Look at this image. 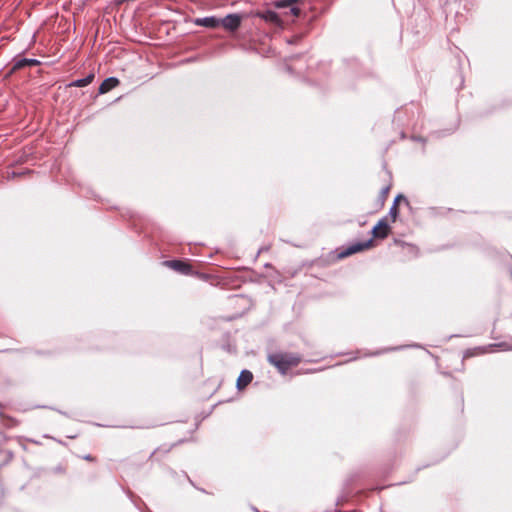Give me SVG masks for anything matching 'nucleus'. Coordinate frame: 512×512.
I'll use <instances>...</instances> for the list:
<instances>
[{
  "mask_svg": "<svg viewBox=\"0 0 512 512\" xmlns=\"http://www.w3.org/2000/svg\"><path fill=\"white\" fill-rule=\"evenodd\" d=\"M269 361L280 372L285 373L290 367L296 366L299 363V358L289 354H274L269 356Z\"/></svg>",
  "mask_w": 512,
  "mask_h": 512,
  "instance_id": "1",
  "label": "nucleus"
},
{
  "mask_svg": "<svg viewBox=\"0 0 512 512\" xmlns=\"http://www.w3.org/2000/svg\"><path fill=\"white\" fill-rule=\"evenodd\" d=\"M390 232V226L386 219H381L372 229L374 238L384 239Z\"/></svg>",
  "mask_w": 512,
  "mask_h": 512,
  "instance_id": "2",
  "label": "nucleus"
},
{
  "mask_svg": "<svg viewBox=\"0 0 512 512\" xmlns=\"http://www.w3.org/2000/svg\"><path fill=\"white\" fill-rule=\"evenodd\" d=\"M372 246H373V241L372 240H368V241L363 242V243L353 244L350 247H348L344 252H342L340 254V257L343 258V257L350 256V255H352L354 253H357V252L369 249Z\"/></svg>",
  "mask_w": 512,
  "mask_h": 512,
  "instance_id": "3",
  "label": "nucleus"
},
{
  "mask_svg": "<svg viewBox=\"0 0 512 512\" xmlns=\"http://www.w3.org/2000/svg\"><path fill=\"white\" fill-rule=\"evenodd\" d=\"M240 21H241V19L238 15L231 14V15H228L225 18L221 19L220 23L222 24V26L225 29L232 31V30H235L239 26Z\"/></svg>",
  "mask_w": 512,
  "mask_h": 512,
  "instance_id": "4",
  "label": "nucleus"
},
{
  "mask_svg": "<svg viewBox=\"0 0 512 512\" xmlns=\"http://www.w3.org/2000/svg\"><path fill=\"white\" fill-rule=\"evenodd\" d=\"M119 84V80L117 78L111 77L105 79L102 84L99 87V93L105 94L112 90L113 88L117 87Z\"/></svg>",
  "mask_w": 512,
  "mask_h": 512,
  "instance_id": "5",
  "label": "nucleus"
},
{
  "mask_svg": "<svg viewBox=\"0 0 512 512\" xmlns=\"http://www.w3.org/2000/svg\"><path fill=\"white\" fill-rule=\"evenodd\" d=\"M253 375L248 370H243L237 380V387L242 389L246 387L252 381Z\"/></svg>",
  "mask_w": 512,
  "mask_h": 512,
  "instance_id": "6",
  "label": "nucleus"
},
{
  "mask_svg": "<svg viewBox=\"0 0 512 512\" xmlns=\"http://www.w3.org/2000/svg\"><path fill=\"white\" fill-rule=\"evenodd\" d=\"M166 264L169 267H171L172 269L182 272V273H188L190 270V266L183 261L173 260V261L166 262Z\"/></svg>",
  "mask_w": 512,
  "mask_h": 512,
  "instance_id": "7",
  "label": "nucleus"
},
{
  "mask_svg": "<svg viewBox=\"0 0 512 512\" xmlns=\"http://www.w3.org/2000/svg\"><path fill=\"white\" fill-rule=\"evenodd\" d=\"M196 24L213 28V27H217L220 25V19H217L214 17H206V18L196 20Z\"/></svg>",
  "mask_w": 512,
  "mask_h": 512,
  "instance_id": "8",
  "label": "nucleus"
},
{
  "mask_svg": "<svg viewBox=\"0 0 512 512\" xmlns=\"http://www.w3.org/2000/svg\"><path fill=\"white\" fill-rule=\"evenodd\" d=\"M261 17L267 22H271L276 25H281V19L278 16V14L275 13L274 11H266L261 14Z\"/></svg>",
  "mask_w": 512,
  "mask_h": 512,
  "instance_id": "9",
  "label": "nucleus"
},
{
  "mask_svg": "<svg viewBox=\"0 0 512 512\" xmlns=\"http://www.w3.org/2000/svg\"><path fill=\"white\" fill-rule=\"evenodd\" d=\"M38 61L35 59H21L15 62L13 70L21 69L25 66L37 65Z\"/></svg>",
  "mask_w": 512,
  "mask_h": 512,
  "instance_id": "10",
  "label": "nucleus"
},
{
  "mask_svg": "<svg viewBox=\"0 0 512 512\" xmlns=\"http://www.w3.org/2000/svg\"><path fill=\"white\" fill-rule=\"evenodd\" d=\"M93 79H94V75L90 74L83 79H78V80L74 81L72 83V85L75 87H84V86L89 85L93 81Z\"/></svg>",
  "mask_w": 512,
  "mask_h": 512,
  "instance_id": "11",
  "label": "nucleus"
},
{
  "mask_svg": "<svg viewBox=\"0 0 512 512\" xmlns=\"http://www.w3.org/2000/svg\"><path fill=\"white\" fill-rule=\"evenodd\" d=\"M297 1L298 0H277L275 2V6L278 8H284V7L292 6Z\"/></svg>",
  "mask_w": 512,
  "mask_h": 512,
  "instance_id": "12",
  "label": "nucleus"
},
{
  "mask_svg": "<svg viewBox=\"0 0 512 512\" xmlns=\"http://www.w3.org/2000/svg\"><path fill=\"white\" fill-rule=\"evenodd\" d=\"M390 215L392 217V221H395L398 215V207L396 203H394L393 206L390 208Z\"/></svg>",
  "mask_w": 512,
  "mask_h": 512,
  "instance_id": "13",
  "label": "nucleus"
},
{
  "mask_svg": "<svg viewBox=\"0 0 512 512\" xmlns=\"http://www.w3.org/2000/svg\"><path fill=\"white\" fill-rule=\"evenodd\" d=\"M291 15H293L294 17H297L300 13V10L296 7H292L290 9V12H289Z\"/></svg>",
  "mask_w": 512,
  "mask_h": 512,
  "instance_id": "14",
  "label": "nucleus"
},
{
  "mask_svg": "<svg viewBox=\"0 0 512 512\" xmlns=\"http://www.w3.org/2000/svg\"><path fill=\"white\" fill-rule=\"evenodd\" d=\"M400 198H401V196L396 197V199L394 201V203H396V205L398 204V201H400Z\"/></svg>",
  "mask_w": 512,
  "mask_h": 512,
  "instance_id": "15",
  "label": "nucleus"
}]
</instances>
